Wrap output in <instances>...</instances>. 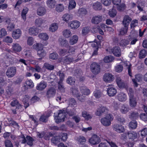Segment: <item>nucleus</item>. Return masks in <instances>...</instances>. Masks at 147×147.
Returning a JSON list of instances; mask_svg holds the SVG:
<instances>
[{
	"label": "nucleus",
	"instance_id": "f257e3e1",
	"mask_svg": "<svg viewBox=\"0 0 147 147\" xmlns=\"http://www.w3.org/2000/svg\"><path fill=\"white\" fill-rule=\"evenodd\" d=\"M67 111L64 109L58 111L57 113H54V117L55 122L59 123L64 121Z\"/></svg>",
	"mask_w": 147,
	"mask_h": 147
},
{
	"label": "nucleus",
	"instance_id": "9d476101",
	"mask_svg": "<svg viewBox=\"0 0 147 147\" xmlns=\"http://www.w3.org/2000/svg\"><path fill=\"white\" fill-rule=\"evenodd\" d=\"M102 20V16L100 15L95 16H93L91 20L92 24H98Z\"/></svg>",
	"mask_w": 147,
	"mask_h": 147
},
{
	"label": "nucleus",
	"instance_id": "8fccbe9b",
	"mask_svg": "<svg viewBox=\"0 0 147 147\" xmlns=\"http://www.w3.org/2000/svg\"><path fill=\"white\" fill-rule=\"evenodd\" d=\"M129 127L132 129H134L136 128L137 123L136 121H133L130 122L129 125Z\"/></svg>",
	"mask_w": 147,
	"mask_h": 147
},
{
	"label": "nucleus",
	"instance_id": "7ed1b4c3",
	"mask_svg": "<svg viewBox=\"0 0 147 147\" xmlns=\"http://www.w3.org/2000/svg\"><path fill=\"white\" fill-rule=\"evenodd\" d=\"M90 67V70L93 74L97 75L100 73L101 67L98 63L93 62L91 64Z\"/></svg>",
	"mask_w": 147,
	"mask_h": 147
},
{
	"label": "nucleus",
	"instance_id": "c756f323",
	"mask_svg": "<svg viewBox=\"0 0 147 147\" xmlns=\"http://www.w3.org/2000/svg\"><path fill=\"white\" fill-rule=\"evenodd\" d=\"M66 82L71 85H73L75 83L76 80L74 77L69 76L67 79Z\"/></svg>",
	"mask_w": 147,
	"mask_h": 147
},
{
	"label": "nucleus",
	"instance_id": "cd10ccee",
	"mask_svg": "<svg viewBox=\"0 0 147 147\" xmlns=\"http://www.w3.org/2000/svg\"><path fill=\"white\" fill-rule=\"evenodd\" d=\"M78 36L76 35H74L70 39L69 43L71 45H72L77 42L78 40Z\"/></svg>",
	"mask_w": 147,
	"mask_h": 147
},
{
	"label": "nucleus",
	"instance_id": "bb28decb",
	"mask_svg": "<svg viewBox=\"0 0 147 147\" xmlns=\"http://www.w3.org/2000/svg\"><path fill=\"white\" fill-rule=\"evenodd\" d=\"M80 91L82 95H88L90 94V91L85 86L81 87Z\"/></svg>",
	"mask_w": 147,
	"mask_h": 147
},
{
	"label": "nucleus",
	"instance_id": "7c9ffc66",
	"mask_svg": "<svg viewBox=\"0 0 147 147\" xmlns=\"http://www.w3.org/2000/svg\"><path fill=\"white\" fill-rule=\"evenodd\" d=\"M92 7L93 8L96 10H99L102 8V6L101 3L98 2L94 3L93 4Z\"/></svg>",
	"mask_w": 147,
	"mask_h": 147
},
{
	"label": "nucleus",
	"instance_id": "412c9836",
	"mask_svg": "<svg viewBox=\"0 0 147 147\" xmlns=\"http://www.w3.org/2000/svg\"><path fill=\"white\" fill-rule=\"evenodd\" d=\"M137 138V134L136 131H128V138L134 140Z\"/></svg>",
	"mask_w": 147,
	"mask_h": 147
},
{
	"label": "nucleus",
	"instance_id": "39448f33",
	"mask_svg": "<svg viewBox=\"0 0 147 147\" xmlns=\"http://www.w3.org/2000/svg\"><path fill=\"white\" fill-rule=\"evenodd\" d=\"M16 67H12L8 68L6 72V75L9 78L14 76L16 73Z\"/></svg>",
	"mask_w": 147,
	"mask_h": 147
},
{
	"label": "nucleus",
	"instance_id": "680f3d73",
	"mask_svg": "<svg viewBox=\"0 0 147 147\" xmlns=\"http://www.w3.org/2000/svg\"><path fill=\"white\" fill-rule=\"evenodd\" d=\"M32 0H18L15 5V7H16L17 6H19L22 3H26L29 2Z\"/></svg>",
	"mask_w": 147,
	"mask_h": 147
},
{
	"label": "nucleus",
	"instance_id": "0e129e2a",
	"mask_svg": "<svg viewBox=\"0 0 147 147\" xmlns=\"http://www.w3.org/2000/svg\"><path fill=\"white\" fill-rule=\"evenodd\" d=\"M26 84L30 88H33L34 86V83L31 80H27L26 82Z\"/></svg>",
	"mask_w": 147,
	"mask_h": 147
},
{
	"label": "nucleus",
	"instance_id": "f8f14e48",
	"mask_svg": "<svg viewBox=\"0 0 147 147\" xmlns=\"http://www.w3.org/2000/svg\"><path fill=\"white\" fill-rule=\"evenodd\" d=\"M111 52L117 57H119L121 55V50L119 47L116 46L111 50Z\"/></svg>",
	"mask_w": 147,
	"mask_h": 147
},
{
	"label": "nucleus",
	"instance_id": "774afa93",
	"mask_svg": "<svg viewBox=\"0 0 147 147\" xmlns=\"http://www.w3.org/2000/svg\"><path fill=\"white\" fill-rule=\"evenodd\" d=\"M59 137L62 141H65L67 138V134L66 133H61Z\"/></svg>",
	"mask_w": 147,
	"mask_h": 147
},
{
	"label": "nucleus",
	"instance_id": "3c124183",
	"mask_svg": "<svg viewBox=\"0 0 147 147\" xmlns=\"http://www.w3.org/2000/svg\"><path fill=\"white\" fill-rule=\"evenodd\" d=\"M38 36L40 38L45 40H47L49 38L48 35L46 33H40Z\"/></svg>",
	"mask_w": 147,
	"mask_h": 147
},
{
	"label": "nucleus",
	"instance_id": "09e8293b",
	"mask_svg": "<svg viewBox=\"0 0 147 147\" xmlns=\"http://www.w3.org/2000/svg\"><path fill=\"white\" fill-rule=\"evenodd\" d=\"M70 91L72 95L75 96H76L79 94V92L77 88L75 87H72L70 89Z\"/></svg>",
	"mask_w": 147,
	"mask_h": 147
},
{
	"label": "nucleus",
	"instance_id": "aec40b11",
	"mask_svg": "<svg viewBox=\"0 0 147 147\" xmlns=\"http://www.w3.org/2000/svg\"><path fill=\"white\" fill-rule=\"evenodd\" d=\"M135 78L132 79V81L134 83V86H135L137 87L138 84H137V82H139L141 81L142 79V76L140 74H137L135 76Z\"/></svg>",
	"mask_w": 147,
	"mask_h": 147
},
{
	"label": "nucleus",
	"instance_id": "de8ad7c7",
	"mask_svg": "<svg viewBox=\"0 0 147 147\" xmlns=\"http://www.w3.org/2000/svg\"><path fill=\"white\" fill-rule=\"evenodd\" d=\"M48 117L49 116L48 115H43L40 117L39 120L40 121L46 123L48 121Z\"/></svg>",
	"mask_w": 147,
	"mask_h": 147
},
{
	"label": "nucleus",
	"instance_id": "2eb2a0df",
	"mask_svg": "<svg viewBox=\"0 0 147 147\" xmlns=\"http://www.w3.org/2000/svg\"><path fill=\"white\" fill-rule=\"evenodd\" d=\"M47 85L46 82L43 81H42L37 85L36 86V89L38 90L42 91L46 87Z\"/></svg>",
	"mask_w": 147,
	"mask_h": 147
},
{
	"label": "nucleus",
	"instance_id": "69168bd1",
	"mask_svg": "<svg viewBox=\"0 0 147 147\" xmlns=\"http://www.w3.org/2000/svg\"><path fill=\"white\" fill-rule=\"evenodd\" d=\"M129 40L130 42V44L133 45L136 44V42L138 41V39L137 37H131L129 39Z\"/></svg>",
	"mask_w": 147,
	"mask_h": 147
},
{
	"label": "nucleus",
	"instance_id": "052dcab7",
	"mask_svg": "<svg viewBox=\"0 0 147 147\" xmlns=\"http://www.w3.org/2000/svg\"><path fill=\"white\" fill-rule=\"evenodd\" d=\"M64 9V6L61 4L58 5L56 7V11L59 12L62 11Z\"/></svg>",
	"mask_w": 147,
	"mask_h": 147
},
{
	"label": "nucleus",
	"instance_id": "6e6d98bb",
	"mask_svg": "<svg viewBox=\"0 0 147 147\" xmlns=\"http://www.w3.org/2000/svg\"><path fill=\"white\" fill-rule=\"evenodd\" d=\"M44 67L45 68L50 70H53L54 69V66L53 65L47 63L44 64Z\"/></svg>",
	"mask_w": 147,
	"mask_h": 147
},
{
	"label": "nucleus",
	"instance_id": "6e6552de",
	"mask_svg": "<svg viewBox=\"0 0 147 147\" xmlns=\"http://www.w3.org/2000/svg\"><path fill=\"white\" fill-rule=\"evenodd\" d=\"M113 128L114 131L119 133H123L125 131L124 128L123 126L118 124H115L113 125Z\"/></svg>",
	"mask_w": 147,
	"mask_h": 147
},
{
	"label": "nucleus",
	"instance_id": "f3484780",
	"mask_svg": "<svg viewBox=\"0 0 147 147\" xmlns=\"http://www.w3.org/2000/svg\"><path fill=\"white\" fill-rule=\"evenodd\" d=\"M12 49L15 52H19L21 51L22 47L19 44L13 43L12 45Z\"/></svg>",
	"mask_w": 147,
	"mask_h": 147
},
{
	"label": "nucleus",
	"instance_id": "58836bf2",
	"mask_svg": "<svg viewBox=\"0 0 147 147\" xmlns=\"http://www.w3.org/2000/svg\"><path fill=\"white\" fill-rule=\"evenodd\" d=\"M139 114L137 112H132L129 115V118L131 119H136L139 117Z\"/></svg>",
	"mask_w": 147,
	"mask_h": 147
},
{
	"label": "nucleus",
	"instance_id": "2f4dec72",
	"mask_svg": "<svg viewBox=\"0 0 147 147\" xmlns=\"http://www.w3.org/2000/svg\"><path fill=\"white\" fill-rule=\"evenodd\" d=\"M76 5V3L75 0H69L68 9H72L74 8Z\"/></svg>",
	"mask_w": 147,
	"mask_h": 147
},
{
	"label": "nucleus",
	"instance_id": "1a4fd4ad",
	"mask_svg": "<svg viewBox=\"0 0 147 147\" xmlns=\"http://www.w3.org/2000/svg\"><path fill=\"white\" fill-rule=\"evenodd\" d=\"M103 79L106 82H110L114 80V76L109 73H106L104 74Z\"/></svg>",
	"mask_w": 147,
	"mask_h": 147
},
{
	"label": "nucleus",
	"instance_id": "e433bc0d",
	"mask_svg": "<svg viewBox=\"0 0 147 147\" xmlns=\"http://www.w3.org/2000/svg\"><path fill=\"white\" fill-rule=\"evenodd\" d=\"M120 103L119 102L114 101L112 103L111 107L114 110H117L120 107Z\"/></svg>",
	"mask_w": 147,
	"mask_h": 147
},
{
	"label": "nucleus",
	"instance_id": "5fc2aeb1",
	"mask_svg": "<svg viewBox=\"0 0 147 147\" xmlns=\"http://www.w3.org/2000/svg\"><path fill=\"white\" fill-rule=\"evenodd\" d=\"M119 31L120 34L123 35L126 34L127 32L128 27L126 26H124Z\"/></svg>",
	"mask_w": 147,
	"mask_h": 147
},
{
	"label": "nucleus",
	"instance_id": "79ce46f5",
	"mask_svg": "<svg viewBox=\"0 0 147 147\" xmlns=\"http://www.w3.org/2000/svg\"><path fill=\"white\" fill-rule=\"evenodd\" d=\"M8 120L9 122L8 124L9 126H11L15 127H18L19 126L18 124L12 119H8Z\"/></svg>",
	"mask_w": 147,
	"mask_h": 147
},
{
	"label": "nucleus",
	"instance_id": "49530a36",
	"mask_svg": "<svg viewBox=\"0 0 147 147\" xmlns=\"http://www.w3.org/2000/svg\"><path fill=\"white\" fill-rule=\"evenodd\" d=\"M72 18V16L70 14L67 13L64 14L62 16L63 20L66 22L71 19Z\"/></svg>",
	"mask_w": 147,
	"mask_h": 147
},
{
	"label": "nucleus",
	"instance_id": "c9c22d12",
	"mask_svg": "<svg viewBox=\"0 0 147 147\" xmlns=\"http://www.w3.org/2000/svg\"><path fill=\"white\" fill-rule=\"evenodd\" d=\"M58 89L62 92L65 91V88L63 82L61 80H59L58 83Z\"/></svg>",
	"mask_w": 147,
	"mask_h": 147
},
{
	"label": "nucleus",
	"instance_id": "423d86ee",
	"mask_svg": "<svg viewBox=\"0 0 147 147\" xmlns=\"http://www.w3.org/2000/svg\"><path fill=\"white\" fill-rule=\"evenodd\" d=\"M56 90L54 87H51L49 88L47 90L46 96L48 98L53 97L55 95Z\"/></svg>",
	"mask_w": 147,
	"mask_h": 147
},
{
	"label": "nucleus",
	"instance_id": "c85d7f7f",
	"mask_svg": "<svg viewBox=\"0 0 147 147\" xmlns=\"http://www.w3.org/2000/svg\"><path fill=\"white\" fill-rule=\"evenodd\" d=\"M129 107L124 105H122L120 109V111L122 114L126 113L129 111Z\"/></svg>",
	"mask_w": 147,
	"mask_h": 147
},
{
	"label": "nucleus",
	"instance_id": "dca6fc26",
	"mask_svg": "<svg viewBox=\"0 0 147 147\" xmlns=\"http://www.w3.org/2000/svg\"><path fill=\"white\" fill-rule=\"evenodd\" d=\"M28 32L30 35L35 36L37 35L39 32V30L35 27H32L29 29Z\"/></svg>",
	"mask_w": 147,
	"mask_h": 147
},
{
	"label": "nucleus",
	"instance_id": "ddd939ff",
	"mask_svg": "<svg viewBox=\"0 0 147 147\" xmlns=\"http://www.w3.org/2000/svg\"><path fill=\"white\" fill-rule=\"evenodd\" d=\"M80 23L77 20L72 21L70 23L69 26L72 29L75 30L78 28L80 26Z\"/></svg>",
	"mask_w": 147,
	"mask_h": 147
},
{
	"label": "nucleus",
	"instance_id": "9b49d317",
	"mask_svg": "<svg viewBox=\"0 0 147 147\" xmlns=\"http://www.w3.org/2000/svg\"><path fill=\"white\" fill-rule=\"evenodd\" d=\"M107 92L109 96H113L116 94L117 91L115 88L113 87H111L107 88Z\"/></svg>",
	"mask_w": 147,
	"mask_h": 147
},
{
	"label": "nucleus",
	"instance_id": "473e14b6",
	"mask_svg": "<svg viewBox=\"0 0 147 147\" xmlns=\"http://www.w3.org/2000/svg\"><path fill=\"white\" fill-rule=\"evenodd\" d=\"M58 26L57 24L54 23L51 24L49 28V30L51 32H54L57 29Z\"/></svg>",
	"mask_w": 147,
	"mask_h": 147
},
{
	"label": "nucleus",
	"instance_id": "864d4df0",
	"mask_svg": "<svg viewBox=\"0 0 147 147\" xmlns=\"http://www.w3.org/2000/svg\"><path fill=\"white\" fill-rule=\"evenodd\" d=\"M63 60L64 61L65 63H66L69 64L70 62L73 61H74L73 58H70L68 56H66L65 57L63 58Z\"/></svg>",
	"mask_w": 147,
	"mask_h": 147
},
{
	"label": "nucleus",
	"instance_id": "5701e85b",
	"mask_svg": "<svg viewBox=\"0 0 147 147\" xmlns=\"http://www.w3.org/2000/svg\"><path fill=\"white\" fill-rule=\"evenodd\" d=\"M56 3V2L55 0H47L46 1L47 6L50 8H54Z\"/></svg>",
	"mask_w": 147,
	"mask_h": 147
},
{
	"label": "nucleus",
	"instance_id": "ea45409f",
	"mask_svg": "<svg viewBox=\"0 0 147 147\" xmlns=\"http://www.w3.org/2000/svg\"><path fill=\"white\" fill-rule=\"evenodd\" d=\"M114 59V57L111 55L105 57L104 58V61L106 63H109L112 62Z\"/></svg>",
	"mask_w": 147,
	"mask_h": 147
},
{
	"label": "nucleus",
	"instance_id": "e2e57ef3",
	"mask_svg": "<svg viewBox=\"0 0 147 147\" xmlns=\"http://www.w3.org/2000/svg\"><path fill=\"white\" fill-rule=\"evenodd\" d=\"M109 14L111 17H114L117 14V11L115 9L113 8L110 10L109 12Z\"/></svg>",
	"mask_w": 147,
	"mask_h": 147
},
{
	"label": "nucleus",
	"instance_id": "bf43d9fd",
	"mask_svg": "<svg viewBox=\"0 0 147 147\" xmlns=\"http://www.w3.org/2000/svg\"><path fill=\"white\" fill-rule=\"evenodd\" d=\"M94 95L96 98H100L102 95V93L99 90H96L94 92Z\"/></svg>",
	"mask_w": 147,
	"mask_h": 147
},
{
	"label": "nucleus",
	"instance_id": "a19ab883",
	"mask_svg": "<svg viewBox=\"0 0 147 147\" xmlns=\"http://www.w3.org/2000/svg\"><path fill=\"white\" fill-rule=\"evenodd\" d=\"M82 116L87 120H88L92 118V116L88 113L86 111H84L82 113Z\"/></svg>",
	"mask_w": 147,
	"mask_h": 147
},
{
	"label": "nucleus",
	"instance_id": "338daca9",
	"mask_svg": "<svg viewBox=\"0 0 147 147\" xmlns=\"http://www.w3.org/2000/svg\"><path fill=\"white\" fill-rule=\"evenodd\" d=\"M76 109L73 108L72 109H70L68 112L67 111L66 113L68 114L70 116H72L76 114Z\"/></svg>",
	"mask_w": 147,
	"mask_h": 147
},
{
	"label": "nucleus",
	"instance_id": "f03ea898",
	"mask_svg": "<svg viewBox=\"0 0 147 147\" xmlns=\"http://www.w3.org/2000/svg\"><path fill=\"white\" fill-rule=\"evenodd\" d=\"M113 120V118L111 115L108 114L105 117L102 118L100 121L103 125L108 126L111 125V122Z\"/></svg>",
	"mask_w": 147,
	"mask_h": 147
},
{
	"label": "nucleus",
	"instance_id": "a18cd8bd",
	"mask_svg": "<svg viewBox=\"0 0 147 147\" xmlns=\"http://www.w3.org/2000/svg\"><path fill=\"white\" fill-rule=\"evenodd\" d=\"M26 138L27 140V144L30 146H32L33 145V142L34 141V139L32 137L29 136H27Z\"/></svg>",
	"mask_w": 147,
	"mask_h": 147
},
{
	"label": "nucleus",
	"instance_id": "603ef678",
	"mask_svg": "<svg viewBox=\"0 0 147 147\" xmlns=\"http://www.w3.org/2000/svg\"><path fill=\"white\" fill-rule=\"evenodd\" d=\"M147 54V52L146 50L143 49L141 50L139 53V57L140 58H144Z\"/></svg>",
	"mask_w": 147,
	"mask_h": 147
},
{
	"label": "nucleus",
	"instance_id": "37998d69",
	"mask_svg": "<svg viewBox=\"0 0 147 147\" xmlns=\"http://www.w3.org/2000/svg\"><path fill=\"white\" fill-rule=\"evenodd\" d=\"M87 11L86 9L84 8H80L78 11V14L80 16H83L86 15Z\"/></svg>",
	"mask_w": 147,
	"mask_h": 147
},
{
	"label": "nucleus",
	"instance_id": "4468645a",
	"mask_svg": "<svg viewBox=\"0 0 147 147\" xmlns=\"http://www.w3.org/2000/svg\"><path fill=\"white\" fill-rule=\"evenodd\" d=\"M116 82L119 87L120 88H126V85L119 77H117L116 79Z\"/></svg>",
	"mask_w": 147,
	"mask_h": 147
},
{
	"label": "nucleus",
	"instance_id": "c03bdc74",
	"mask_svg": "<svg viewBox=\"0 0 147 147\" xmlns=\"http://www.w3.org/2000/svg\"><path fill=\"white\" fill-rule=\"evenodd\" d=\"M60 138L58 136L53 137L51 139V142L55 144H57L60 142Z\"/></svg>",
	"mask_w": 147,
	"mask_h": 147
},
{
	"label": "nucleus",
	"instance_id": "4c0bfd02",
	"mask_svg": "<svg viewBox=\"0 0 147 147\" xmlns=\"http://www.w3.org/2000/svg\"><path fill=\"white\" fill-rule=\"evenodd\" d=\"M69 105L72 107H76L77 106L76 102L74 98H70L69 100Z\"/></svg>",
	"mask_w": 147,
	"mask_h": 147
},
{
	"label": "nucleus",
	"instance_id": "a211bd4d",
	"mask_svg": "<svg viewBox=\"0 0 147 147\" xmlns=\"http://www.w3.org/2000/svg\"><path fill=\"white\" fill-rule=\"evenodd\" d=\"M21 31L20 29H16L13 32L12 37L15 39H18L21 36Z\"/></svg>",
	"mask_w": 147,
	"mask_h": 147
},
{
	"label": "nucleus",
	"instance_id": "6ab92c4d",
	"mask_svg": "<svg viewBox=\"0 0 147 147\" xmlns=\"http://www.w3.org/2000/svg\"><path fill=\"white\" fill-rule=\"evenodd\" d=\"M131 20V18L129 16L125 15L123 18V24L124 26L128 27Z\"/></svg>",
	"mask_w": 147,
	"mask_h": 147
},
{
	"label": "nucleus",
	"instance_id": "20e7f679",
	"mask_svg": "<svg viewBox=\"0 0 147 147\" xmlns=\"http://www.w3.org/2000/svg\"><path fill=\"white\" fill-rule=\"evenodd\" d=\"M34 46L36 47V48L37 50V54L39 57L42 58L46 55V51L43 49V47L44 45L41 43H37L36 45H34Z\"/></svg>",
	"mask_w": 147,
	"mask_h": 147
},
{
	"label": "nucleus",
	"instance_id": "b1692460",
	"mask_svg": "<svg viewBox=\"0 0 147 147\" xmlns=\"http://www.w3.org/2000/svg\"><path fill=\"white\" fill-rule=\"evenodd\" d=\"M46 13V9L43 7H39L37 10V14L40 16H42L44 15Z\"/></svg>",
	"mask_w": 147,
	"mask_h": 147
},
{
	"label": "nucleus",
	"instance_id": "0eeeda50",
	"mask_svg": "<svg viewBox=\"0 0 147 147\" xmlns=\"http://www.w3.org/2000/svg\"><path fill=\"white\" fill-rule=\"evenodd\" d=\"M89 141L91 144L94 145L99 143L100 142V139L97 135H94L89 139Z\"/></svg>",
	"mask_w": 147,
	"mask_h": 147
},
{
	"label": "nucleus",
	"instance_id": "4d7b16f0",
	"mask_svg": "<svg viewBox=\"0 0 147 147\" xmlns=\"http://www.w3.org/2000/svg\"><path fill=\"white\" fill-rule=\"evenodd\" d=\"M77 141L80 144H83L86 141L85 138L83 136H80L77 139Z\"/></svg>",
	"mask_w": 147,
	"mask_h": 147
},
{
	"label": "nucleus",
	"instance_id": "393cba45",
	"mask_svg": "<svg viewBox=\"0 0 147 147\" xmlns=\"http://www.w3.org/2000/svg\"><path fill=\"white\" fill-rule=\"evenodd\" d=\"M129 104L131 107H135L137 104L136 98L134 96L129 97Z\"/></svg>",
	"mask_w": 147,
	"mask_h": 147
},
{
	"label": "nucleus",
	"instance_id": "a878e982",
	"mask_svg": "<svg viewBox=\"0 0 147 147\" xmlns=\"http://www.w3.org/2000/svg\"><path fill=\"white\" fill-rule=\"evenodd\" d=\"M45 22V20L41 18L37 19L35 20V25L37 27H40Z\"/></svg>",
	"mask_w": 147,
	"mask_h": 147
},
{
	"label": "nucleus",
	"instance_id": "f704fd0d",
	"mask_svg": "<svg viewBox=\"0 0 147 147\" xmlns=\"http://www.w3.org/2000/svg\"><path fill=\"white\" fill-rule=\"evenodd\" d=\"M59 42L62 46L66 47L69 45L68 42L67 40L62 38L59 39Z\"/></svg>",
	"mask_w": 147,
	"mask_h": 147
},
{
	"label": "nucleus",
	"instance_id": "13d9d810",
	"mask_svg": "<svg viewBox=\"0 0 147 147\" xmlns=\"http://www.w3.org/2000/svg\"><path fill=\"white\" fill-rule=\"evenodd\" d=\"M4 144L6 147H13L12 142L9 140H5L4 142Z\"/></svg>",
	"mask_w": 147,
	"mask_h": 147
},
{
	"label": "nucleus",
	"instance_id": "4be33fe9",
	"mask_svg": "<svg viewBox=\"0 0 147 147\" xmlns=\"http://www.w3.org/2000/svg\"><path fill=\"white\" fill-rule=\"evenodd\" d=\"M117 98L121 102L125 101L127 99L126 95L123 92L119 93L117 96Z\"/></svg>",
	"mask_w": 147,
	"mask_h": 147
},
{
	"label": "nucleus",
	"instance_id": "72a5a7b5",
	"mask_svg": "<svg viewBox=\"0 0 147 147\" xmlns=\"http://www.w3.org/2000/svg\"><path fill=\"white\" fill-rule=\"evenodd\" d=\"M63 36L66 38H68L70 37L71 35V32L69 30L65 29L63 32Z\"/></svg>",
	"mask_w": 147,
	"mask_h": 147
}]
</instances>
